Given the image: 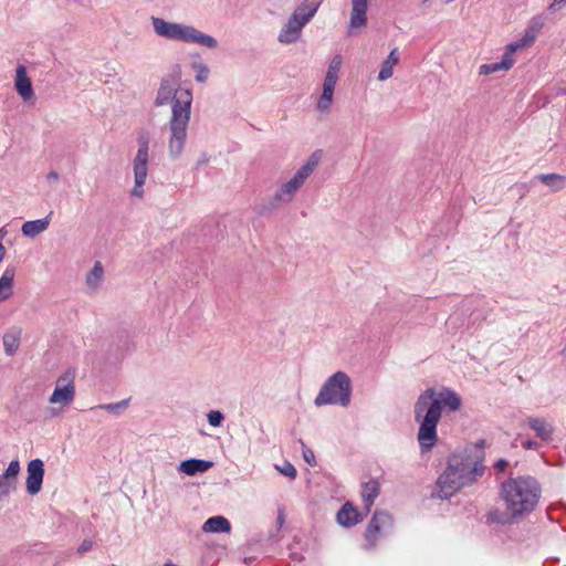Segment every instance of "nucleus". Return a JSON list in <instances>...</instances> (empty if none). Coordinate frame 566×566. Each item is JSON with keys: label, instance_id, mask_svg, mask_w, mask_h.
Instances as JSON below:
<instances>
[{"label": "nucleus", "instance_id": "f257e3e1", "mask_svg": "<svg viewBox=\"0 0 566 566\" xmlns=\"http://www.w3.org/2000/svg\"><path fill=\"white\" fill-rule=\"evenodd\" d=\"M192 99L191 90L177 87L172 77L161 78L154 104L155 106L171 105V116L168 122V154L171 159H178L185 149Z\"/></svg>", "mask_w": 566, "mask_h": 566}, {"label": "nucleus", "instance_id": "f03ea898", "mask_svg": "<svg viewBox=\"0 0 566 566\" xmlns=\"http://www.w3.org/2000/svg\"><path fill=\"white\" fill-rule=\"evenodd\" d=\"M443 407L455 411L461 407V398L449 388L439 392L434 388H428L419 395L415 402L413 415L415 421L419 423L417 440L421 453L431 451L438 441L437 427Z\"/></svg>", "mask_w": 566, "mask_h": 566}, {"label": "nucleus", "instance_id": "7ed1b4c3", "mask_svg": "<svg viewBox=\"0 0 566 566\" xmlns=\"http://www.w3.org/2000/svg\"><path fill=\"white\" fill-rule=\"evenodd\" d=\"M483 465L463 453H452L448 458V465L437 480L436 489L431 497L447 500L457 493L461 488L473 483L482 475Z\"/></svg>", "mask_w": 566, "mask_h": 566}, {"label": "nucleus", "instance_id": "20e7f679", "mask_svg": "<svg viewBox=\"0 0 566 566\" xmlns=\"http://www.w3.org/2000/svg\"><path fill=\"white\" fill-rule=\"evenodd\" d=\"M506 514L517 518L532 513L541 497V486L532 476L510 478L501 484Z\"/></svg>", "mask_w": 566, "mask_h": 566}, {"label": "nucleus", "instance_id": "39448f33", "mask_svg": "<svg viewBox=\"0 0 566 566\" xmlns=\"http://www.w3.org/2000/svg\"><path fill=\"white\" fill-rule=\"evenodd\" d=\"M151 24L157 35L186 43H196L208 49H216L218 41L206 33H202L192 25L168 22L161 18L153 17Z\"/></svg>", "mask_w": 566, "mask_h": 566}, {"label": "nucleus", "instance_id": "423d86ee", "mask_svg": "<svg viewBox=\"0 0 566 566\" xmlns=\"http://www.w3.org/2000/svg\"><path fill=\"white\" fill-rule=\"evenodd\" d=\"M352 391L349 376L345 371H336L325 380L314 399V405L316 407L325 405L347 407L350 403Z\"/></svg>", "mask_w": 566, "mask_h": 566}, {"label": "nucleus", "instance_id": "0eeeda50", "mask_svg": "<svg viewBox=\"0 0 566 566\" xmlns=\"http://www.w3.org/2000/svg\"><path fill=\"white\" fill-rule=\"evenodd\" d=\"M321 158L322 150H315L312 153L305 164L297 169L294 176L289 181L282 184L276 190L273 196L272 205L291 202L297 190L317 167Z\"/></svg>", "mask_w": 566, "mask_h": 566}, {"label": "nucleus", "instance_id": "6e6552de", "mask_svg": "<svg viewBox=\"0 0 566 566\" xmlns=\"http://www.w3.org/2000/svg\"><path fill=\"white\" fill-rule=\"evenodd\" d=\"M138 149L133 160L134 187L132 196L142 198L144 196V186L148 175L149 163V136L142 133L137 137Z\"/></svg>", "mask_w": 566, "mask_h": 566}, {"label": "nucleus", "instance_id": "1a4fd4ad", "mask_svg": "<svg viewBox=\"0 0 566 566\" xmlns=\"http://www.w3.org/2000/svg\"><path fill=\"white\" fill-rule=\"evenodd\" d=\"M75 370L67 369L61 375L57 380L52 395L49 398L51 403H59L62 406L70 405L75 397L74 386Z\"/></svg>", "mask_w": 566, "mask_h": 566}, {"label": "nucleus", "instance_id": "9d476101", "mask_svg": "<svg viewBox=\"0 0 566 566\" xmlns=\"http://www.w3.org/2000/svg\"><path fill=\"white\" fill-rule=\"evenodd\" d=\"M391 526V515L384 511H376L366 528V549H374L377 545L378 535H380L382 532L390 530Z\"/></svg>", "mask_w": 566, "mask_h": 566}, {"label": "nucleus", "instance_id": "9b49d317", "mask_svg": "<svg viewBox=\"0 0 566 566\" xmlns=\"http://www.w3.org/2000/svg\"><path fill=\"white\" fill-rule=\"evenodd\" d=\"M27 492L30 495H36L42 488L44 478V463L41 459H33L27 467Z\"/></svg>", "mask_w": 566, "mask_h": 566}, {"label": "nucleus", "instance_id": "f8f14e48", "mask_svg": "<svg viewBox=\"0 0 566 566\" xmlns=\"http://www.w3.org/2000/svg\"><path fill=\"white\" fill-rule=\"evenodd\" d=\"M20 470L19 460H12L6 471L0 474V499L8 496L11 492L17 490Z\"/></svg>", "mask_w": 566, "mask_h": 566}, {"label": "nucleus", "instance_id": "ddd939ff", "mask_svg": "<svg viewBox=\"0 0 566 566\" xmlns=\"http://www.w3.org/2000/svg\"><path fill=\"white\" fill-rule=\"evenodd\" d=\"M305 24L297 18L291 14L287 22L281 29L277 40L282 44H291L298 40L302 29Z\"/></svg>", "mask_w": 566, "mask_h": 566}, {"label": "nucleus", "instance_id": "4468645a", "mask_svg": "<svg viewBox=\"0 0 566 566\" xmlns=\"http://www.w3.org/2000/svg\"><path fill=\"white\" fill-rule=\"evenodd\" d=\"M367 10L368 0H352V13L349 19V31L352 35V29L365 27L367 23Z\"/></svg>", "mask_w": 566, "mask_h": 566}, {"label": "nucleus", "instance_id": "2eb2a0df", "mask_svg": "<svg viewBox=\"0 0 566 566\" xmlns=\"http://www.w3.org/2000/svg\"><path fill=\"white\" fill-rule=\"evenodd\" d=\"M15 90L23 101H30L34 96L31 80L27 75V69L24 65L17 67L15 74Z\"/></svg>", "mask_w": 566, "mask_h": 566}, {"label": "nucleus", "instance_id": "dca6fc26", "mask_svg": "<svg viewBox=\"0 0 566 566\" xmlns=\"http://www.w3.org/2000/svg\"><path fill=\"white\" fill-rule=\"evenodd\" d=\"M336 520L339 525L352 527L359 523L363 517L350 502H346L337 512Z\"/></svg>", "mask_w": 566, "mask_h": 566}, {"label": "nucleus", "instance_id": "f3484780", "mask_svg": "<svg viewBox=\"0 0 566 566\" xmlns=\"http://www.w3.org/2000/svg\"><path fill=\"white\" fill-rule=\"evenodd\" d=\"M212 467V461L201 459H188L180 463L179 471L189 476H192L196 475L197 473L207 472Z\"/></svg>", "mask_w": 566, "mask_h": 566}, {"label": "nucleus", "instance_id": "a211bd4d", "mask_svg": "<svg viewBox=\"0 0 566 566\" xmlns=\"http://www.w3.org/2000/svg\"><path fill=\"white\" fill-rule=\"evenodd\" d=\"M52 211L42 219L25 221L21 231L24 237L34 238L49 228Z\"/></svg>", "mask_w": 566, "mask_h": 566}, {"label": "nucleus", "instance_id": "6ab92c4d", "mask_svg": "<svg viewBox=\"0 0 566 566\" xmlns=\"http://www.w3.org/2000/svg\"><path fill=\"white\" fill-rule=\"evenodd\" d=\"M514 64L513 55L506 50L500 62L482 64L479 69L480 75H489L499 71H507Z\"/></svg>", "mask_w": 566, "mask_h": 566}, {"label": "nucleus", "instance_id": "aec40b11", "mask_svg": "<svg viewBox=\"0 0 566 566\" xmlns=\"http://www.w3.org/2000/svg\"><path fill=\"white\" fill-rule=\"evenodd\" d=\"M322 2V0H305L293 11L292 14L297 15V18L306 25V23H308L315 15Z\"/></svg>", "mask_w": 566, "mask_h": 566}, {"label": "nucleus", "instance_id": "412c9836", "mask_svg": "<svg viewBox=\"0 0 566 566\" xmlns=\"http://www.w3.org/2000/svg\"><path fill=\"white\" fill-rule=\"evenodd\" d=\"M528 427L535 432V434L542 440H549L554 432V427L543 418L528 417Z\"/></svg>", "mask_w": 566, "mask_h": 566}, {"label": "nucleus", "instance_id": "4be33fe9", "mask_svg": "<svg viewBox=\"0 0 566 566\" xmlns=\"http://www.w3.org/2000/svg\"><path fill=\"white\" fill-rule=\"evenodd\" d=\"M14 276L15 269L13 266H7L0 277V302L8 300L13 294Z\"/></svg>", "mask_w": 566, "mask_h": 566}, {"label": "nucleus", "instance_id": "5701e85b", "mask_svg": "<svg viewBox=\"0 0 566 566\" xmlns=\"http://www.w3.org/2000/svg\"><path fill=\"white\" fill-rule=\"evenodd\" d=\"M230 530V522L221 515L208 518L202 525V531L205 533H228Z\"/></svg>", "mask_w": 566, "mask_h": 566}, {"label": "nucleus", "instance_id": "b1692460", "mask_svg": "<svg viewBox=\"0 0 566 566\" xmlns=\"http://www.w3.org/2000/svg\"><path fill=\"white\" fill-rule=\"evenodd\" d=\"M379 495V483L377 480H369L363 484L361 497L367 511L370 510L376 497Z\"/></svg>", "mask_w": 566, "mask_h": 566}, {"label": "nucleus", "instance_id": "393cba45", "mask_svg": "<svg viewBox=\"0 0 566 566\" xmlns=\"http://www.w3.org/2000/svg\"><path fill=\"white\" fill-rule=\"evenodd\" d=\"M542 184L557 192L565 188L566 176L559 174H541L536 177Z\"/></svg>", "mask_w": 566, "mask_h": 566}, {"label": "nucleus", "instance_id": "a878e982", "mask_svg": "<svg viewBox=\"0 0 566 566\" xmlns=\"http://www.w3.org/2000/svg\"><path fill=\"white\" fill-rule=\"evenodd\" d=\"M20 339L21 331L17 328H12L3 335V347L8 356H13L17 353L20 346Z\"/></svg>", "mask_w": 566, "mask_h": 566}, {"label": "nucleus", "instance_id": "bb28decb", "mask_svg": "<svg viewBox=\"0 0 566 566\" xmlns=\"http://www.w3.org/2000/svg\"><path fill=\"white\" fill-rule=\"evenodd\" d=\"M398 61H399L398 49L395 48L391 50V52L389 53L387 59L381 63V67L378 73V80L386 81L389 77H391L394 66L398 63Z\"/></svg>", "mask_w": 566, "mask_h": 566}, {"label": "nucleus", "instance_id": "cd10ccee", "mask_svg": "<svg viewBox=\"0 0 566 566\" xmlns=\"http://www.w3.org/2000/svg\"><path fill=\"white\" fill-rule=\"evenodd\" d=\"M104 275V269L99 261L95 262L92 270L86 275V284L90 289L96 290Z\"/></svg>", "mask_w": 566, "mask_h": 566}, {"label": "nucleus", "instance_id": "c85d7f7f", "mask_svg": "<svg viewBox=\"0 0 566 566\" xmlns=\"http://www.w3.org/2000/svg\"><path fill=\"white\" fill-rule=\"evenodd\" d=\"M537 36L532 34L527 29L524 30L523 35L517 41L510 43L506 50L513 55L520 49L531 46Z\"/></svg>", "mask_w": 566, "mask_h": 566}, {"label": "nucleus", "instance_id": "c756f323", "mask_svg": "<svg viewBox=\"0 0 566 566\" xmlns=\"http://www.w3.org/2000/svg\"><path fill=\"white\" fill-rule=\"evenodd\" d=\"M335 88L323 86L322 95L317 102V109L328 112L333 102Z\"/></svg>", "mask_w": 566, "mask_h": 566}, {"label": "nucleus", "instance_id": "7c9ffc66", "mask_svg": "<svg viewBox=\"0 0 566 566\" xmlns=\"http://www.w3.org/2000/svg\"><path fill=\"white\" fill-rule=\"evenodd\" d=\"M545 22H546V15L545 14H536L534 15L531 20H530V23L526 27V29L532 33L534 34L535 36H537L539 34V32L542 31V29L544 28L545 25Z\"/></svg>", "mask_w": 566, "mask_h": 566}, {"label": "nucleus", "instance_id": "2f4dec72", "mask_svg": "<svg viewBox=\"0 0 566 566\" xmlns=\"http://www.w3.org/2000/svg\"><path fill=\"white\" fill-rule=\"evenodd\" d=\"M128 406V399L118 402L99 405L97 408L103 409L109 413L120 415Z\"/></svg>", "mask_w": 566, "mask_h": 566}, {"label": "nucleus", "instance_id": "473e14b6", "mask_svg": "<svg viewBox=\"0 0 566 566\" xmlns=\"http://www.w3.org/2000/svg\"><path fill=\"white\" fill-rule=\"evenodd\" d=\"M191 67L196 71V81L200 83H205L210 74L209 67L201 62H193Z\"/></svg>", "mask_w": 566, "mask_h": 566}, {"label": "nucleus", "instance_id": "72a5a7b5", "mask_svg": "<svg viewBox=\"0 0 566 566\" xmlns=\"http://www.w3.org/2000/svg\"><path fill=\"white\" fill-rule=\"evenodd\" d=\"M207 419L210 426L220 427L224 420V415L219 410H211L207 413Z\"/></svg>", "mask_w": 566, "mask_h": 566}, {"label": "nucleus", "instance_id": "f704fd0d", "mask_svg": "<svg viewBox=\"0 0 566 566\" xmlns=\"http://www.w3.org/2000/svg\"><path fill=\"white\" fill-rule=\"evenodd\" d=\"M340 66H342V56L335 55L328 65L326 74L338 77Z\"/></svg>", "mask_w": 566, "mask_h": 566}, {"label": "nucleus", "instance_id": "c9c22d12", "mask_svg": "<svg viewBox=\"0 0 566 566\" xmlns=\"http://www.w3.org/2000/svg\"><path fill=\"white\" fill-rule=\"evenodd\" d=\"M276 469H277V470H279L283 475L289 476V478H290V479H292V480H294V479L296 478V474H297L296 469H295V467H294L291 462H289V461H285V462L283 463V465H282V467H277V465H276Z\"/></svg>", "mask_w": 566, "mask_h": 566}, {"label": "nucleus", "instance_id": "e433bc0d", "mask_svg": "<svg viewBox=\"0 0 566 566\" xmlns=\"http://www.w3.org/2000/svg\"><path fill=\"white\" fill-rule=\"evenodd\" d=\"M488 518L491 522L504 524L511 517L506 514V512L505 513H501L497 510H494V511L489 512Z\"/></svg>", "mask_w": 566, "mask_h": 566}, {"label": "nucleus", "instance_id": "4c0bfd02", "mask_svg": "<svg viewBox=\"0 0 566 566\" xmlns=\"http://www.w3.org/2000/svg\"><path fill=\"white\" fill-rule=\"evenodd\" d=\"M300 443L302 444V448H303V458H304V460L310 465H315L316 464V460H315V455H314L313 451L311 449H308L306 447V444L302 440H300Z\"/></svg>", "mask_w": 566, "mask_h": 566}, {"label": "nucleus", "instance_id": "58836bf2", "mask_svg": "<svg viewBox=\"0 0 566 566\" xmlns=\"http://www.w3.org/2000/svg\"><path fill=\"white\" fill-rule=\"evenodd\" d=\"M564 6H566V0H553L548 7L547 10L549 12H556L560 10Z\"/></svg>", "mask_w": 566, "mask_h": 566}, {"label": "nucleus", "instance_id": "ea45409f", "mask_svg": "<svg viewBox=\"0 0 566 566\" xmlns=\"http://www.w3.org/2000/svg\"><path fill=\"white\" fill-rule=\"evenodd\" d=\"M338 77L333 75H325L323 86L335 88Z\"/></svg>", "mask_w": 566, "mask_h": 566}, {"label": "nucleus", "instance_id": "a19ab883", "mask_svg": "<svg viewBox=\"0 0 566 566\" xmlns=\"http://www.w3.org/2000/svg\"><path fill=\"white\" fill-rule=\"evenodd\" d=\"M93 547L92 541H83L82 544L78 546V553H85L88 552Z\"/></svg>", "mask_w": 566, "mask_h": 566}, {"label": "nucleus", "instance_id": "79ce46f5", "mask_svg": "<svg viewBox=\"0 0 566 566\" xmlns=\"http://www.w3.org/2000/svg\"><path fill=\"white\" fill-rule=\"evenodd\" d=\"M507 465H509V462L505 459H500L494 464L495 469L499 471H504Z\"/></svg>", "mask_w": 566, "mask_h": 566}, {"label": "nucleus", "instance_id": "37998d69", "mask_svg": "<svg viewBox=\"0 0 566 566\" xmlns=\"http://www.w3.org/2000/svg\"><path fill=\"white\" fill-rule=\"evenodd\" d=\"M538 446V443L536 441H533V440H526L522 443V447L526 450H532V449H536Z\"/></svg>", "mask_w": 566, "mask_h": 566}, {"label": "nucleus", "instance_id": "c03bdc74", "mask_svg": "<svg viewBox=\"0 0 566 566\" xmlns=\"http://www.w3.org/2000/svg\"><path fill=\"white\" fill-rule=\"evenodd\" d=\"M208 163H209L208 156L206 154H202L196 164V168L198 169L199 167L207 165Z\"/></svg>", "mask_w": 566, "mask_h": 566}, {"label": "nucleus", "instance_id": "a18cd8bd", "mask_svg": "<svg viewBox=\"0 0 566 566\" xmlns=\"http://www.w3.org/2000/svg\"><path fill=\"white\" fill-rule=\"evenodd\" d=\"M46 178L48 180H57L60 178V175L56 171L52 170L48 174Z\"/></svg>", "mask_w": 566, "mask_h": 566}, {"label": "nucleus", "instance_id": "49530a36", "mask_svg": "<svg viewBox=\"0 0 566 566\" xmlns=\"http://www.w3.org/2000/svg\"><path fill=\"white\" fill-rule=\"evenodd\" d=\"M4 255H6V248H4V247H3V244L0 242V262H2V261H3Z\"/></svg>", "mask_w": 566, "mask_h": 566}, {"label": "nucleus", "instance_id": "de8ad7c7", "mask_svg": "<svg viewBox=\"0 0 566 566\" xmlns=\"http://www.w3.org/2000/svg\"><path fill=\"white\" fill-rule=\"evenodd\" d=\"M2 229L0 230V240L3 238Z\"/></svg>", "mask_w": 566, "mask_h": 566}, {"label": "nucleus", "instance_id": "09e8293b", "mask_svg": "<svg viewBox=\"0 0 566 566\" xmlns=\"http://www.w3.org/2000/svg\"><path fill=\"white\" fill-rule=\"evenodd\" d=\"M454 0H446L447 3H451L453 2Z\"/></svg>", "mask_w": 566, "mask_h": 566}, {"label": "nucleus", "instance_id": "8fccbe9b", "mask_svg": "<svg viewBox=\"0 0 566 566\" xmlns=\"http://www.w3.org/2000/svg\"><path fill=\"white\" fill-rule=\"evenodd\" d=\"M563 353H564V354L566 353V345H565V348L563 349Z\"/></svg>", "mask_w": 566, "mask_h": 566}, {"label": "nucleus", "instance_id": "3c124183", "mask_svg": "<svg viewBox=\"0 0 566 566\" xmlns=\"http://www.w3.org/2000/svg\"><path fill=\"white\" fill-rule=\"evenodd\" d=\"M429 0H422L423 3L428 2Z\"/></svg>", "mask_w": 566, "mask_h": 566}]
</instances>
